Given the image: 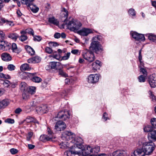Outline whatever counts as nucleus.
I'll use <instances>...</instances> for the list:
<instances>
[{
    "instance_id": "nucleus-1",
    "label": "nucleus",
    "mask_w": 156,
    "mask_h": 156,
    "mask_svg": "<svg viewBox=\"0 0 156 156\" xmlns=\"http://www.w3.org/2000/svg\"><path fill=\"white\" fill-rule=\"evenodd\" d=\"M62 11L65 13L64 17L66 18V19L64 20V22L65 24L67 25L68 28L70 30L73 31H76L79 30L82 25L81 23L72 18L70 20H69V19H71V17H69V19H68V12L65 8H63L62 9Z\"/></svg>"
},
{
    "instance_id": "nucleus-2",
    "label": "nucleus",
    "mask_w": 156,
    "mask_h": 156,
    "mask_svg": "<svg viewBox=\"0 0 156 156\" xmlns=\"http://www.w3.org/2000/svg\"><path fill=\"white\" fill-rule=\"evenodd\" d=\"M97 40H100V37L98 36L93 37V41L89 47L90 50L94 51L96 54H98L103 50L102 47Z\"/></svg>"
},
{
    "instance_id": "nucleus-3",
    "label": "nucleus",
    "mask_w": 156,
    "mask_h": 156,
    "mask_svg": "<svg viewBox=\"0 0 156 156\" xmlns=\"http://www.w3.org/2000/svg\"><path fill=\"white\" fill-rule=\"evenodd\" d=\"M154 144L152 142H147L143 144L142 149L146 155H149L155 149Z\"/></svg>"
},
{
    "instance_id": "nucleus-4",
    "label": "nucleus",
    "mask_w": 156,
    "mask_h": 156,
    "mask_svg": "<svg viewBox=\"0 0 156 156\" xmlns=\"http://www.w3.org/2000/svg\"><path fill=\"white\" fill-rule=\"evenodd\" d=\"M82 56L84 59L90 62H92L95 59L93 52L87 49L83 51Z\"/></svg>"
},
{
    "instance_id": "nucleus-5",
    "label": "nucleus",
    "mask_w": 156,
    "mask_h": 156,
    "mask_svg": "<svg viewBox=\"0 0 156 156\" xmlns=\"http://www.w3.org/2000/svg\"><path fill=\"white\" fill-rule=\"evenodd\" d=\"M75 135L73 133L70 131H66L62 134V140L66 141L74 140L75 139Z\"/></svg>"
},
{
    "instance_id": "nucleus-6",
    "label": "nucleus",
    "mask_w": 156,
    "mask_h": 156,
    "mask_svg": "<svg viewBox=\"0 0 156 156\" xmlns=\"http://www.w3.org/2000/svg\"><path fill=\"white\" fill-rule=\"evenodd\" d=\"M82 142V140L81 138L79 137L77 138V140H76V139H74V140H71L70 142L74 143L73 145L71 146L72 149H75L74 150L76 151L77 148L81 149L83 145L81 144Z\"/></svg>"
},
{
    "instance_id": "nucleus-7",
    "label": "nucleus",
    "mask_w": 156,
    "mask_h": 156,
    "mask_svg": "<svg viewBox=\"0 0 156 156\" xmlns=\"http://www.w3.org/2000/svg\"><path fill=\"white\" fill-rule=\"evenodd\" d=\"M69 117V113L68 111L65 110H62L59 111L57 116L55 117V119L58 118L63 120H65L68 119Z\"/></svg>"
},
{
    "instance_id": "nucleus-8",
    "label": "nucleus",
    "mask_w": 156,
    "mask_h": 156,
    "mask_svg": "<svg viewBox=\"0 0 156 156\" xmlns=\"http://www.w3.org/2000/svg\"><path fill=\"white\" fill-rule=\"evenodd\" d=\"M99 78V75L97 74H90L88 76V82L89 83L94 84L98 81Z\"/></svg>"
},
{
    "instance_id": "nucleus-9",
    "label": "nucleus",
    "mask_w": 156,
    "mask_h": 156,
    "mask_svg": "<svg viewBox=\"0 0 156 156\" xmlns=\"http://www.w3.org/2000/svg\"><path fill=\"white\" fill-rule=\"evenodd\" d=\"M131 34L135 40L138 41H144L145 38L144 34H139L135 32H131Z\"/></svg>"
},
{
    "instance_id": "nucleus-10",
    "label": "nucleus",
    "mask_w": 156,
    "mask_h": 156,
    "mask_svg": "<svg viewBox=\"0 0 156 156\" xmlns=\"http://www.w3.org/2000/svg\"><path fill=\"white\" fill-rule=\"evenodd\" d=\"M48 110V108L46 105H42L37 106L36 108V111L39 114L46 113Z\"/></svg>"
},
{
    "instance_id": "nucleus-11",
    "label": "nucleus",
    "mask_w": 156,
    "mask_h": 156,
    "mask_svg": "<svg viewBox=\"0 0 156 156\" xmlns=\"http://www.w3.org/2000/svg\"><path fill=\"white\" fill-rule=\"evenodd\" d=\"M66 127V125L64 122L58 121L55 125V129L57 131H61L65 129Z\"/></svg>"
},
{
    "instance_id": "nucleus-12",
    "label": "nucleus",
    "mask_w": 156,
    "mask_h": 156,
    "mask_svg": "<svg viewBox=\"0 0 156 156\" xmlns=\"http://www.w3.org/2000/svg\"><path fill=\"white\" fill-rule=\"evenodd\" d=\"M148 82L152 88H155L156 87V78L155 75L153 74L149 76Z\"/></svg>"
},
{
    "instance_id": "nucleus-13",
    "label": "nucleus",
    "mask_w": 156,
    "mask_h": 156,
    "mask_svg": "<svg viewBox=\"0 0 156 156\" xmlns=\"http://www.w3.org/2000/svg\"><path fill=\"white\" fill-rule=\"evenodd\" d=\"M71 147L70 149L65 151L64 153V156H74L76 154L79 155L81 152L73 150Z\"/></svg>"
},
{
    "instance_id": "nucleus-14",
    "label": "nucleus",
    "mask_w": 156,
    "mask_h": 156,
    "mask_svg": "<svg viewBox=\"0 0 156 156\" xmlns=\"http://www.w3.org/2000/svg\"><path fill=\"white\" fill-rule=\"evenodd\" d=\"M49 66L51 69H59L62 67L61 64L59 62H51L49 63Z\"/></svg>"
},
{
    "instance_id": "nucleus-15",
    "label": "nucleus",
    "mask_w": 156,
    "mask_h": 156,
    "mask_svg": "<svg viewBox=\"0 0 156 156\" xmlns=\"http://www.w3.org/2000/svg\"><path fill=\"white\" fill-rule=\"evenodd\" d=\"M93 31L90 29L84 28L78 31L79 34L81 35L87 36L88 34L92 33Z\"/></svg>"
},
{
    "instance_id": "nucleus-16",
    "label": "nucleus",
    "mask_w": 156,
    "mask_h": 156,
    "mask_svg": "<svg viewBox=\"0 0 156 156\" xmlns=\"http://www.w3.org/2000/svg\"><path fill=\"white\" fill-rule=\"evenodd\" d=\"M145 154L144 151L142 148H137L132 154L131 156H144Z\"/></svg>"
},
{
    "instance_id": "nucleus-17",
    "label": "nucleus",
    "mask_w": 156,
    "mask_h": 156,
    "mask_svg": "<svg viewBox=\"0 0 156 156\" xmlns=\"http://www.w3.org/2000/svg\"><path fill=\"white\" fill-rule=\"evenodd\" d=\"M41 58L38 56L29 58L27 60V62L29 63H36L40 62Z\"/></svg>"
},
{
    "instance_id": "nucleus-18",
    "label": "nucleus",
    "mask_w": 156,
    "mask_h": 156,
    "mask_svg": "<svg viewBox=\"0 0 156 156\" xmlns=\"http://www.w3.org/2000/svg\"><path fill=\"white\" fill-rule=\"evenodd\" d=\"M82 152L83 155L86 156L93 152V148L88 146L86 148L82 150Z\"/></svg>"
},
{
    "instance_id": "nucleus-19",
    "label": "nucleus",
    "mask_w": 156,
    "mask_h": 156,
    "mask_svg": "<svg viewBox=\"0 0 156 156\" xmlns=\"http://www.w3.org/2000/svg\"><path fill=\"white\" fill-rule=\"evenodd\" d=\"M101 66V63L99 60H97L95 62L92 64V69L94 71L99 69Z\"/></svg>"
},
{
    "instance_id": "nucleus-20",
    "label": "nucleus",
    "mask_w": 156,
    "mask_h": 156,
    "mask_svg": "<svg viewBox=\"0 0 156 156\" xmlns=\"http://www.w3.org/2000/svg\"><path fill=\"white\" fill-rule=\"evenodd\" d=\"M35 73H30L26 72H22L20 75V77L23 79H28V77L31 78V76H33Z\"/></svg>"
},
{
    "instance_id": "nucleus-21",
    "label": "nucleus",
    "mask_w": 156,
    "mask_h": 156,
    "mask_svg": "<svg viewBox=\"0 0 156 156\" xmlns=\"http://www.w3.org/2000/svg\"><path fill=\"white\" fill-rule=\"evenodd\" d=\"M9 104V101L8 99H5L0 101V109H4Z\"/></svg>"
},
{
    "instance_id": "nucleus-22",
    "label": "nucleus",
    "mask_w": 156,
    "mask_h": 156,
    "mask_svg": "<svg viewBox=\"0 0 156 156\" xmlns=\"http://www.w3.org/2000/svg\"><path fill=\"white\" fill-rule=\"evenodd\" d=\"M1 57L2 60L5 61H10L12 59L10 54L6 52L2 53L1 55Z\"/></svg>"
},
{
    "instance_id": "nucleus-23",
    "label": "nucleus",
    "mask_w": 156,
    "mask_h": 156,
    "mask_svg": "<svg viewBox=\"0 0 156 156\" xmlns=\"http://www.w3.org/2000/svg\"><path fill=\"white\" fill-rule=\"evenodd\" d=\"M40 138L41 141L43 142H45L51 140L52 138V136L51 134L50 136L46 135H41Z\"/></svg>"
},
{
    "instance_id": "nucleus-24",
    "label": "nucleus",
    "mask_w": 156,
    "mask_h": 156,
    "mask_svg": "<svg viewBox=\"0 0 156 156\" xmlns=\"http://www.w3.org/2000/svg\"><path fill=\"white\" fill-rule=\"evenodd\" d=\"M25 49L27 53L30 55H32L35 54V52L34 49L28 45L25 46Z\"/></svg>"
},
{
    "instance_id": "nucleus-25",
    "label": "nucleus",
    "mask_w": 156,
    "mask_h": 156,
    "mask_svg": "<svg viewBox=\"0 0 156 156\" xmlns=\"http://www.w3.org/2000/svg\"><path fill=\"white\" fill-rule=\"evenodd\" d=\"M148 136L154 141L156 140V130L153 129L148 134Z\"/></svg>"
},
{
    "instance_id": "nucleus-26",
    "label": "nucleus",
    "mask_w": 156,
    "mask_h": 156,
    "mask_svg": "<svg viewBox=\"0 0 156 156\" xmlns=\"http://www.w3.org/2000/svg\"><path fill=\"white\" fill-rule=\"evenodd\" d=\"M27 5L30 7L32 11L34 13H37L39 11V8L35 5H33L31 4V3H30L29 5Z\"/></svg>"
},
{
    "instance_id": "nucleus-27",
    "label": "nucleus",
    "mask_w": 156,
    "mask_h": 156,
    "mask_svg": "<svg viewBox=\"0 0 156 156\" xmlns=\"http://www.w3.org/2000/svg\"><path fill=\"white\" fill-rule=\"evenodd\" d=\"M20 69L21 71H28L31 69V67L28 64L25 63L21 66Z\"/></svg>"
},
{
    "instance_id": "nucleus-28",
    "label": "nucleus",
    "mask_w": 156,
    "mask_h": 156,
    "mask_svg": "<svg viewBox=\"0 0 156 156\" xmlns=\"http://www.w3.org/2000/svg\"><path fill=\"white\" fill-rule=\"evenodd\" d=\"M125 152L118 150L116 151L113 153V156H125Z\"/></svg>"
},
{
    "instance_id": "nucleus-29",
    "label": "nucleus",
    "mask_w": 156,
    "mask_h": 156,
    "mask_svg": "<svg viewBox=\"0 0 156 156\" xmlns=\"http://www.w3.org/2000/svg\"><path fill=\"white\" fill-rule=\"evenodd\" d=\"M148 35V39L151 41L153 42H156V35L152 34H149Z\"/></svg>"
},
{
    "instance_id": "nucleus-30",
    "label": "nucleus",
    "mask_w": 156,
    "mask_h": 156,
    "mask_svg": "<svg viewBox=\"0 0 156 156\" xmlns=\"http://www.w3.org/2000/svg\"><path fill=\"white\" fill-rule=\"evenodd\" d=\"M8 37L14 41H16L19 37V36L18 34L16 33H12L9 35Z\"/></svg>"
},
{
    "instance_id": "nucleus-31",
    "label": "nucleus",
    "mask_w": 156,
    "mask_h": 156,
    "mask_svg": "<svg viewBox=\"0 0 156 156\" xmlns=\"http://www.w3.org/2000/svg\"><path fill=\"white\" fill-rule=\"evenodd\" d=\"M48 21L50 23L57 26L59 24L58 21L54 17L49 18L48 20Z\"/></svg>"
},
{
    "instance_id": "nucleus-32",
    "label": "nucleus",
    "mask_w": 156,
    "mask_h": 156,
    "mask_svg": "<svg viewBox=\"0 0 156 156\" xmlns=\"http://www.w3.org/2000/svg\"><path fill=\"white\" fill-rule=\"evenodd\" d=\"M35 73V74L33 76H31V77H32V78H31V80L33 81L36 83H38L40 82L41 81L42 79L41 78L39 77L34 76L35 74H36V73Z\"/></svg>"
},
{
    "instance_id": "nucleus-33",
    "label": "nucleus",
    "mask_w": 156,
    "mask_h": 156,
    "mask_svg": "<svg viewBox=\"0 0 156 156\" xmlns=\"http://www.w3.org/2000/svg\"><path fill=\"white\" fill-rule=\"evenodd\" d=\"M153 129V127L149 125H147L144 127V130L145 132L150 133Z\"/></svg>"
},
{
    "instance_id": "nucleus-34",
    "label": "nucleus",
    "mask_w": 156,
    "mask_h": 156,
    "mask_svg": "<svg viewBox=\"0 0 156 156\" xmlns=\"http://www.w3.org/2000/svg\"><path fill=\"white\" fill-rule=\"evenodd\" d=\"M7 42L5 41H0V49L4 50L5 47L7 46Z\"/></svg>"
},
{
    "instance_id": "nucleus-35",
    "label": "nucleus",
    "mask_w": 156,
    "mask_h": 156,
    "mask_svg": "<svg viewBox=\"0 0 156 156\" xmlns=\"http://www.w3.org/2000/svg\"><path fill=\"white\" fill-rule=\"evenodd\" d=\"M12 49L13 52L17 53H18L20 52V51L18 49L16 44L15 43H13L12 44Z\"/></svg>"
},
{
    "instance_id": "nucleus-36",
    "label": "nucleus",
    "mask_w": 156,
    "mask_h": 156,
    "mask_svg": "<svg viewBox=\"0 0 156 156\" xmlns=\"http://www.w3.org/2000/svg\"><path fill=\"white\" fill-rule=\"evenodd\" d=\"M69 92V90H64L61 92V95L63 98H66L67 97Z\"/></svg>"
},
{
    "instance_id": "nucleus-37",
    "label": "nucleus",
    "mask_w": 156,
    "mask_h": 156,
    "mask_svg": "<svg viewBox=\"0 0 156 156\" xmlns=\"http://www.w3.org/2000/svg\"><path fill=\"white\" fill-rule=\"evenodd\" d=\"M35 92V87H30L28 90V93L31 94H34Z\"/></svg>"
},
{
    "instance_id": "nucleus-38",
    "label": "nucleus",
    "mask_w": 156,
    "mask_h": 156,
    "mask_svg": "<svg viewBox=\"0 0 156 156\" xmlns=\"http://www.w3.org/2000/svg\"><path fill=\"white\" fill-rule=\"evenodd\" d=\"M31 107L30 105H27L24 108V110L26 113H28L31 111Z\"/></svg>"
},
{
    "instance_id": "nucleus-39",
    "label": "nucleus",
    "mask_w": 156,
    "mask_h": 156,
    "mask_svg": "<svg viewBox=\"0 0 156 156\" xmlns=\"http://www.w3.org/2000/svg\"><path fill=\"white\" fill-rule=\"evenodd\" d=\"M146 77L144 75L140 76L138 77L139 82H145L146 80Z\"/></svg>"
},
{
    "instance_id": "nucleus-40",
    "label": "nucleus",
    "mask_w": 156,
    "mask_h": 156,
    "mask_svg": "<svg viewBox=\"0 0 156 156\" xmlns=\"http://www.w3.org/2000/svg\"><path fill=\"white\" fill-rule=\"evenodd\" d=\"M2 84L4 87H8L11 84V83L10 81L6 80L5 81H3Z\"/></svg>"
},
{
    "instance_id": "nucleus-41",
    "label": "nucleus",
    "mask_w": 156,
    "mask_h": 156,
    "mask_svg": "<svg viewBox=\"0 0 156 156\" xmlns=\"http://www.w3.org/2000/svg\"><path fill=\"white\" fill-rule=\"evenodd\" d=\"M35 120L34 118L30 116H28L25 119V121L27 122H35Z\"/></svg>"
},
{
    "instance_id": "nucleus-42",
    "label": "nucleus",
    "mask_w": 156,
    "mask_h": 156,
    "mask_svg": "<svg viewBox=\"0 0 156 156\" xmlns=\"http://www.w3.org/2000/svg\"><path fill=\"white\" fill-rule=\"evenodd\" d=\"M128 13L129 15L132 16L136 15L135 11L134 9H130L128 11Z\"/></svg>"
},
{
    "instance_id": "nucleus-43",
    "label": "nucleus",
    "mask_w": 156,
    "mask_h": 156,
    "mask_svg": "<svg viewBox=\"0 0 156 156\" xmlns=\"http://www.w3.org/2000/svg\"><path fill=\"white\" fill-rule=\"evenodd\" d=\"M140 72L143 74L145 76H147V72L146 69L142 67H141L140 68Z\"/></svg>"
},
{
    "instance_id": "nucleus-44",
    "label": "nucleus",
    "mask_w": 156,
    "mask_h": 156,
    "mask_svg": "<svg viewBox=\"0 0 156 156\" xmlns=\"http://www.w3.org/2000/svg\"><path fill=\"white\" fill-rule=\"evenodd\" d=\"M151 123L153 126L156 129V119L153 118L151 119Z\"/></svg>"
},
{
    "instance_id": "nucleus-45",
    "label": "nucleus",
    "mask_w": 156,
    "mask_h": 156,
    "mask_svg": "<svg viewBox=\"0 0 156 156\" xmlns=\"http://www.w3.org/2000/svg\"><path fill=\"white\" fill-rule=\"evenodd\" d=\"M150 94V98L152 99V100L153 101H156V97L153 94L152 92L151 91H149Z\"/></svg>"
},
{
    "instance_id": "nucleus-46",
    "label": "nucleus",
    "mask_w": 156,
    "mask_h": 156,
    "mask_svg": "<svg viewBox=\"0 0 156 156\" xmlns=\"http://www.w3.org/2000/svg\"><path fill=\"white\" fill-rule=\"evenodd\" d=\"M26 32L27 34H31L33 36L34 35V32L33 30L31 28H28L26 30Z\"/></svg>"
},
{
    "instance_id": "nucleus-47",
    "label": "nucleus",
    "mask_w": 156,
    "mask_h": 156,
    "mask_svg": "<svg viewBox=\"0 0 156 156\" xmlns=\"http://www.w3.org/2000/svg\"><path fill=\"white\" fill-rule=\"evenodd\" d=\"M59 70V75H61L62 76L64 77H65L67 76V74L64 72L62 70L60 69Z\"/></svg>"
},
{
    "instance_id": "nucleus-48",
    "label": "nucleus",
    "mask_w": 156,
    "mask_h": 156,
    "mask_svg": "<svg viewBox=\"0 0 156 156\" xmlns=\"http://www.w3.org/2000/svg\"><path fill=\"white\" fill-rule=\"evenodd\" d=\"M42 39L41 37L40 36H35L34 37V40L35 41H40Z\"/></svg>"
},
{
    "instance_id": "nucleus-49",
    "label": "nucleus",
    "mask_w": 156,
    "mask_h": 156,
    "mask_svg": "<svg viewBox=\"0 0 156 156\" xmlns=\"http://www.w3.org/2000/svg\"><path fill=\"white\" fill-rule=\"evenodd\" d=\"M27 39V36L25 35H22L19 37V39L22 41H23Z\"/></svg>"
},
{
    "instance_id": "nucleus-50",
    "label": "nucleus",
    "mask_w": 156,
    "mask_h": 156,
    "mask_svg": "<svg viewBox=\"0 0 156 156\" xmlns=\"http://www.w3.org/2000/svg\"><path fill=\"white\" fill-rule=\"evenodd\" d=\"M15 66L13 64H9L7 68L10 71H13L15 70Z\"/></svg>"
},
{
    "instance_id": "nucleus-51",
    "label": "nucleus",
    "mask_w": 156,
    "mask_h": 156,
    "mask_svg": "<svg viewBox=\"0 0 156 156\" xmlns=\"http://www.w3.org/2000/svg\"><path fill=\"white\" fill-rule=\"evenodd\" d=\"M67 143V142H64L60 143L59 144V145L60 146V147L62 149L66 148L67 147V145H66Z\"/></svg>"
},
{
    "instance_id": "nucleus-52",
    "label": "nucleus",
    "mask_w": 156,
    "mask_h": 156,
    "mask_svg": "<svg viewBox=\"0 0 156 156\" xmlns=\"http://www.w3.org/2000/svg\"><path fill=\"white\" fill-rule=\"evenodd\" d=\"M22 3H24L26 5H29L34 0H21Z\"/></svg>"
},
{
    "instance_id": "nucleus-53",
    "label": "nucleus",
    "mask_w": 156,
    "mask_h": 156,
    "mask_svg": "<svg viewBox=\"0 0 156 156\" xmlns=\"http://www.w3.org/2000/svg\"><path fill=\"white\" fill-rule=\"evenodd\" d=\"M49 57H52L54 58H55L57 60H59L60 58L59 55L58 54L53 55H49Z\"/></svg>"
},
{
    "instance_id": "nucleus-54",
    "label": "nucleus",
    "mask_w": 156,
    "mask_h": 156,
    "mask_svg": "<svg viewBox=\"0 0 156 156\" xmlns=\"http://www.w3.org/2000/svg\"><path fill=\"white\" fill-rule=\"evenodd\" d=\"M70 55V52H68L66 55L62 57V59L64 60H66L69 58Z\"/></svg>"
},
{
    "instance_id": "nucleus-55",
    "label": "nucleus",
    "mask_w": 156,
    "mask_h": 156,
    "mask_svg": "<svg viewBox=\"0 0 156 156\" xmlns=\"http://www.w3.org/2000/svg\"><path fill=\"white\" fill-rule=\"evenodd\" d=\"M5 122H7L9 123H13L14 122V120L13 119H8L5 120Z\"/></svg>"
},
{
    "instance_id": "nucleus-56",
    "label": "nucleus",
    "mask_w": 156,
    "mask_h": 156,
    "mask_svg": "<svg viewBox=\"0 0 156 156\" xmlns=\"http://www.w3.org/2000/svg\"><path fill=\"white\" fill-rule=\"evenodd\" d=\"M10 151L12 154H14L17 153L18 151L16 149L12 148L10 149Z\"/></svg>"
},
{
    "instance_id": "nucleus-57",
    "label": "nucleus",
    "mask_w": 156,
    "mask_h": 156,
    "mask_svg": "<svg viewBox=\"0 0 156 156\" xmlns=\"http://www.w3.org/2000/svg\"><path fill=\"white\" fill-rule=\"evenodd\" d=\"M100 151V147L98 146L95 147L94 148H93V151H94L95 153H98Z\"/></svg>"
},
{
    "instance_id": "nucleus-58",
    "label": "nucleus",
    "mask_w": 156,
    "mask_h": 156,
    "mask_svg": "<svg viewBox=\"0 0 156 156\" xmlns=\"http://www.w3.org/2000/svg\"><path fill=\"white\" fill-rule=\"evenodd\" d=\"M33 135V133L32 132H29L28 134V136L27 137V141H30V139L32 137Z\"/></svg>"
},
{
    "instance_id": "nucleus-59",
    "label": "nucleus",
    "mask_w": 156,
    "mask_h": 156,
    "mask_svg": "<svg viewBox=\"0 0 156 156\" xmlns=\"http://www.w3.org/2000/svg\"><path fill=\"white\" fill-rule=\"evenodd\" d=\"M139 60L140 63H142L141 60H142V56L141 55V49L139 51Z\"/></svg>"
},
{
    "instance_id": "nucleus-60",
    "label": "nucleus",
    "mask_w": 156,
    "mask_h": 156,
    "mask_svg": "<svg viewBox=\"0 0 156 156\" xmlns=\"http://www.w3.org/2000/svg\"><path fill=\"white\" fill-rule=\"evenodd\" d=\"M45 51L48 54H51L52 52V49L49 47H47L45 49Z\"/></svg>"
},
{
    "instance_id": "nucleus-61",
    "label": "nucleus",
    "mask_w": 156,
    "mask_h": 156,
    "mask_svg": "<svg viewBox=\"0 0 156 156\" xmlns=\"http://www.w3.org/2000/svg\"><path fill=\"white\" fill-rule=\"evenodd\" d=\"M30 106L31 107H34L36 108L37 103L34 101H33L30 102Z\"/></svg>"
},
{
    "instance_id": "nucleus-62",
    "label": "nucleus",
    "mask_w": 156,
    "mask_h": 156,
    "mask_svg": "<svg viewBox=\"0 0 156 156\" xmlns=\"http://www.w3.org/2000/svg\"><path fill=\"white\" fill-rule=\"evenodd\" d=\"M6 20L4 18L0 19V26L2 25L4 23H6Z\"/></svg>"
},
{
    "instance_id": "nucleus-63",
    "label": "nucleus",
    "mask_w": 156,
    "mask_h": 156,
    "mask_svg": "<svg viewBox=\"0 0 156 156\" xmlns=\"http://www.w3.org/2000/svg\"><path fill=\"white\" fill-rule=\"evenodd\" d=\"M6 24L10 26H13L14 25V23L12 21H9L8 20H6Z\"/></svg>"
},
{
    "instance_id": "nucleus-64",
    "label": "nucleus",
    "mask_w": 156,
    "mask_h": 156,
    "mask_svg": "<svg viewBox=\"0 0 156 156\" xmlns=\"http://www.w3.org/2000/svg\"><path fill=\"white\" fill-rule=\"evenodd\" d=\"M54 37L55 38H58L60 37V34L59 33H56L54 35Z\"/></svg>"
}]
</instances>
